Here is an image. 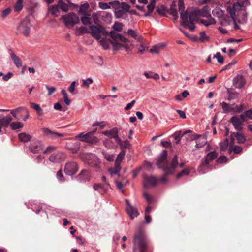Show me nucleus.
<instances>
[{
    "instance_id": "obj_1",
    "label": "nucleus",
    "mask_w": 252,
    "mask_h": 252,
    "mask_svg": "<svg viewBox=\"0 0 252 252\" xmlns=\"http://www.w3.org/2000/svg\"><path fill=\"white\" fill-rule=\"evenodd\" d=\"M199 16L207 18L212 17L207 6H205L201 9L195 8L191 10H188L185 12L180 13L181 24L184 27L193 31L195 29L194 24L198 21Z\"/></svg>"
},
{
    "instance_id": "obj_2",
    "label": "nucleus",
    "mask_w": 252,
    "mask_h": 252,
    "mask_svg": "<svg viewBox=\"0 0 252 252\" xmlns=\"http://www.w3.org/2000/svg\"><path fill=\"white\" fill-rule=\"evenodd\" d=\"M89 30V34L98 41L104 49H109L111 40L107 38L109 33L103 26L101 25H90Z\"/></svg>"
},
{
    "instance_id": "obj_3",
    "label": "nucleus",
    "mask_w": 252,
    "mask_h": 252,
    "mask_svg": "<svg viewBox=\"0 0 252 252\" xmlns=\"http://www.w3.org/2000/svg\"><path fill=\"white\" fill-rule=\"evenodd\" d=\"M167 151L163 150L158 158L157 164L159 168L163 170L166 175L172 174L178 165V157L177 155L174 156L170 165L167 164Z\"/></svg>"
},
{
    "instance_id": "obj_4",
    "label": "nucleus",
    "mask_w": 252,
    "mask_h": 252,
    "mask_svg": "<svg viewBox=\"0 0 252 252\" xmlns=\"http://www.w3.org/2000/svg\"><path fill=\"white\" fill-rule=\"evenodd\" d=\"M133 245V252H136L137 249L139 250V252H146L148 241L142 230H139L134 234Z\"/></svg>"
},
{
    "instance_id": "obj_5",
    "label": "nucleus",
    "mask_w": 252,
    "mask_h": 252,
    "mask_svg": "<svg viewBox=\"0 0 252 252\" xmlns=\"http://www.w3.org/2000/svg\"><path fill=\"white\" fill-rule=\"evenodd\" d=\"M110 34L112 38L111 44L113 45L114 50H119L121 49L122 48H124L128 52L130 51L128 45L123 44L119 42V41L126 42L128 41L126 38L115 32H111Z\"/></svg>"
},
{
    "instance_id": "obj_6",
    "label": "nucleus",
    "mask_w": 252,
    "mask_h": 252,
    "mask_svg": "<svg viewBox=\"0 0 252 252\" xmlns=\"http://www.w3.org/2000/svg\"><path fill=\"white\" fill-rule=\"evenodd\" d=\"M110 4H113L114 14L117 18H121L126 14L130 7L129 4L124 2L121 3L118 1H114L110 2Z\"/></svg>"
},
{
    "instance_id": "obj_7",
    "label": "nucleus",
    "mask_w": 252,
    "mask_h": 252,
    "mask_svg": "<svg viewBox=\"0 0 252 252\" xmlns=\"http://www.w3.org/2000/svg\"><path fill=\"white\" fill-rule=\"evenodd\" d=\"M249 4V0L235 2L233 4L232 6H227L226 10L232 18L234 20L235 17L239 15V12L247 5Z\"/></svg>"
},
{
    "instance_id": "obj_8",
    "label": "nucleus",
    "mask_w": 252,
    "mask_h": 252,
    "mask_svg": "<svg viewBox=\"0 0 252 252\" xmlns=\"http://www.w3.org/2000/svg\"><path fill=\"white\" fill-rule=\"evenodd\" d=\"M61 19L65 26L68 28L72 27L75 24L79 22V18L74 13H69L63 15L62 16Z\"/></svg>"
},
{
    "instance_id": "obj_9",
    "label": "nucleus",
    "mask_w": 252,
    "mask_h": 252,
    "mask_svg": "<svg viewBox=\"0 0 252 252\" xmlns=\"http://www.w3.org/2000/svg\"><path fill=\"white\" fill-rule=\"evenodd\" d=\"M80 158L86 164L90 166H94L96 165L98 162V158L97 157L92 153H83L80 154Z\"/></svg>"
},
{
    "instance_id": "obj_10",
    "label": "nucleus",
    "mask_w": 252,
    "mask_h": 252,
    "mask_svg": "<svg viewBox=\"0 0 252 252\" xmlns=\"http://www.w3.org/2000/svg\"><path fill=\"white\" fill-rule=\"evenodd\" d=\"M31 23L28 18L26 17L23 19L18 26V30L25 36H28L30 32Z\"/></svg>"
},
{
    "instance_id": "obj_11",
    "label": "nucleus",
    "mask_w": 252,
    "mask_h": 252,
    "mask_svg": "<svg viewBox=\"0 0 252 252\" xmlns=\"http://www.w3.org/2000/svg\"><path fill=\"white\" fill-rule=\"evenodd\" d=\"M80 141L93 145L97 143L99 139L97 137L92 135L91 133H80Z\"/></svg>"
},
{
    "instance_id": "obj_12",
    "label": "nucleus",
    "mask_w": 252,
    "mask_h": 252,
    "mask_svg": "<svg viewBox=\"0 0 252 252\" xmlns=\"http://www.w3.org/2000/svg\"><path fill=\"white\" fill-rule=\"evenodd\" d=\"M143 179V184L146 188L154 187L158 183V179L153 175L148 176L144 174Z\"/></svg>"
},
{
    "instance_id": "obj_13",
    "label": "nucleus",
    "mask_w": 252,
    "mask_h": 252,
    "mask_svg": "<svg viewBox=\"0 0 252 252\" xmlns=\"http://www.w3.org/2000/svg\"><path fill=\"white\" fill-rule=\"evenodd\" d=\"M217 157V153L215 151H212L209 152L206 158H205L204 161L202 162V164L200 165L198 170L200 172L202 173H204L205 172L203 170V168L207 166L211 161L215 159Z\"/></svg>"
},
{
    "instance_id": "obj_14",
    "label": "nucleus",
    "mask_w": 252,
    "mask_h": 252,
    "mask_svg": "<svg viewBox=\"0 0 252 252\" xmlns=\"http://www.w3.org/2000/svg\"><path fill=\"white\" fill-rule=\"evenodd\" d=\"M43 148V144L41 141L34 139L32 141L30 145L29 149L30 151L34 153H37L42 150Z\"/></svg>"
},
{
    "instance_id": "obj_15",
    "label": "nucleus",
    "mask_w": 252,
    "mask_h": 252,
    "mask_svg": "<svg viewBox=\"0 0 252 252\" xmlns=\"http://www.w3.org/2000/svg\"><path fill=\"white\" fill-rule=\"evenodd\" d=\"M118 129L117 127H114L109 130L103 131L102 134L108 137L110 139L114 138L116 142H121V139L118 136Z\"/></svg>"
},
{
    "instance_id": "obj_16",
    "label": "nucleus",
    "mask_w": 252,
    "mask_h": 252,
    "mask_svg": "<svg viewBox=\"0 0 252 252\" xmlns=\"http://www.w3.org/2000/svg\"><path fill=\"white\" fill-rule=\"evenodd\" d=\"M127 206L126 208V213L130 216V219L133 220L135 217H137L139 215V212L135 207L132 206L127 199H125Z\"/></svg>"
},
{
    "instance_id": "obj_17",
    "label": "nucleus",
    "mask_w": 252,
    "mask_h": 252,
    "mask_svg": "<svg viewBox=\"0 0 252 252\" xmlns=\"http://www.w3.org/2000/svg\"><path fill=\"white\" fill-rule=\"evenodd\" d=\"M66 158V155L62 152H58L51 154L49 157V160L52 162L63 161Z\"/></svg>"
},
{
    "instance_id": "obj_18",
    "label": "nucleus",
    "mask_w": 252,
    "mask_h": 252,
    "mask_svg": "<svg viewBox=\"0 0 252 252\" xmlns=\"http://www.w3.org/2000/svg\"><path fill=\"white\" fill-rule=\"evenodd\" d=\"M109 16H110V15L105 12H95L93 13L91 18H92L93 22L95 24L99 25H100V24L101 22V19H103V18L108 17Z\"/></svg>"
},
{
    "instance_id": "obj_19",
    "label": "nucleus",
    "mask_w": 252,
    "mask_h": 252,
    "mask_svg": "<svg viewBox=\"0 0 252 252\" xmlns=\"http://www.w3.org/2000/svg\"><path fill=\"white\" fill-rule=\"evenodd\" d=\"M78 169V165L76 163L68 162L66 164L64 171L66 175L72 176L76 173Z\"/></svg>"
},
{
    "instance_id": "obj_20",
    "label": "nucleus",
    "mask_w": 252,
    "mask_h": 252,
    "mask_svg": "<svg viewBox=\"0 0 252 252\" xmlns=\"http://www.w3.org/2000/svg\"><path fill=\"white\" fill-rule=\"evenodd\" d=\"M229 122L233 125L234 128L237 131H241L243 129L242 120L238 116H234L232 117Z\"/></svg>"
},
{
    "instance_id": "obj_21",
    "label": "nucleus",
    "mask_w": 252,
    "mask_h": 252,
    "mask_svg": "<svg viewBox=\"0 0 252 252\" xmlns=\"http://www.w3.org/2000/svg\"><path fill=\"white\" fill-rule=\"evenodd\" d=\"M191 140H197L195 147L197 148L203 147L206 143V139L204 137H201L200 135L194 134L191 135Z\"/></svg>"
},
{
    "instance_id": "obj_22",
    "label": "nucleus",
    "mask_w": 252,
    "mask_h": 252,
    "mask_svg": "<svg viewBox=\"0 0 252 252\" xmlns=\"http://www.w3.org/2000/svg\"><path fill=\"white\" fill-rule=\"evenodd\" d=\"M246 80L242 75H237L233 79V84L237 88H242L245 84Z\"/></svg>"
},
{
    "instance_id": "obj_23",
    "label": "nucleus",
    "mask_w": 252,
    "mask_h": 252,
    "mask_svg": "<svg viewBox=\"0 0 252 252\" xmlns=\"http://www.w3.org/2000/svg\"><path fill=\"white\" fill-rule=\"evenodd\" d=\"M12 120V117L10 115L0 119V133L2 132L3 127L7 128L10 125V123Z\"/></svg>"
},
{
    "instance_id": "obj_24",
    "label": "nucleus",
    "mask_w": 252,
    "mask_h": 252,
    "mask_svg": "<svg viewBox=\"0 0 252 252\" xmlns=\"http://www.w3.org/2000/svg\"><path fill=\"white\" fill-rule=\"evenodd\" d=\"M191 130H180L177 131L174 133V134L173 135V137L174 138V139L175 140V143L178 144L180 142L181 138L185 134L191 133Z\"/></svg>"
},
{
    "instance_id": "obj_25",
    "label": "nucleus",
    "mask_w": 252,
    "mask_h": 252,
    "mask_svg": "<svg viewBox=\"0 0 252 252\" xmlns=\"http://www.w3.org/2000/svg\"><path fill=\"white\" fill-rule=\"evenodd\" d=\"M43 131L45 134L52 139H56L58 137H63L64 136L63 134L53 132L47 128H44Z\"/></svg>"
},
{
    "instance_id": "obj_26",
    "label": "nucleus",
    "mask_w": 252,
    "mask_h": 252,
    "mask_svg": "<svg viewBox=\"0 0 252 252\" xmlns=\"http://www.w3.org/2000/svg\"><path fill=\"white\" fill-rule=\"evenodd\" d=\"M231 139L234 140L235 137L238 144H243L246 141L245 136L242 133L239 132L233 133L231 135Z\"/></svg>"
},
{
    "instance_id": "obj_27",
    "label": "nucleus",
    "mask_w": 252,
    "mask_h": 252,
    "mask_svg": "<svg viewBox=\"0 0 252 252\" xmlns=\"http://www.w3.org/2000/svg\"><path fill=\"white\" fill-rule=\"evenodd\" d=\"M82 16L81 17V21L84 25H93L92 24V18L91 13H86L82 14Z\"/></svg>"
},
{
    "instance_id": "obj_28",
    "label": "nucleus",
    "mask_w": 252,
    "mask_h": 252,
    "mask_svg": "<svg viewBox=\"0 0 252 252\" xmlns=\"http://www.w3.org/2000/svg\"><path fill=\"white\" fill-rule=\"evenodd\" d=\"M65 148L70 150L72 153H75L79 150V144L78 142L69 143L65 146Z\"/></svg>"
},
{
    "instance_id": "obj_29",
    "label": "nucleus",
    "mask_w": 252,
    "mask_h": 252,
    "mask_svg": "<svg viewBox=\"0 0 252 252\" xmlns=\"http://www.w3.org/2000/svg\"><path fill=\"white\" fill-rule=\"evenodd\" d=\"M223 109V112L224 113H228L229 112H233V104H229L225 102L220 103Z\"/></svg>"
},
{
    "instance_id": "obj_30",
    "label": "nucleus",
    "mask_w": 252,
    "mask_h": 252,
    "mask_svg": "<svg viewBox=\"0 0 252 252\" xmlns=\"http://www.w3.org/2000/svg\"><path fill=\"white\" fill-rule=\"evenodd\" d=\"M90 173L87 170H83L80 173V181H88L90 179Z\"/></svg>"
},
{
    "instance_id": "obj_31",
    "label": "nucleus",
    "mask_w": 252,
    "mask_h": 252,
    "mask_svg": "<svg viewBox=\"0 0 252 252\" xmlns=\"http://www.w3.org/2000/svg\"><path fill=\"white\" fill-rule=\"evenodd\" d=\"M18 138L20 141L27 143L31 140L32 136L25 132H22L18 134Z\"/></svg>"
},
{
    "instance_id": "obj_32",
    "label": "nucleus",
    "mask_w": 252,
    "mask_h": 252,
    "mask_svg": "<svg viewBox=\"0 0 252 252\" xmlns=\"http://www.w3.org/2000/svg\"><path fill=\"white\" fill-rule=\"evenodd\" d=\"M121 170V166L119 165L118 164H116L115 163L114 167L113 168H110L108 169V172L110 174L111 176H113L115 175H118L119 176V172Z\"/></svg>"
},
{
    "instance_id": "obj_33",
    "label": "nucleus",
    "mask_w": 252,
    "mask_h": 252,
    "mask_svg": "<svg viewBox=\"0 0 252 252\" xmlns=\"http://www.w3.org/2000/svg\"><path fill=\"white\" fill-rule=\"evenodd\" d=\"M10 126L12 129L17 130L22 128L23 127V124L19 122H14L10 124Z\"/></svg>"
},
{
    "instance_id": "obj_34",
    "label": "nucleus",
    "mask_w": 252,
    "mask_h": 252,
    "mask_svg": "<svg viewBox=\"0 0 252 252\" xmlns=\"http://www.w3.org/2000/svg\"><path fill=\"white\" fill-rule=\"evenodd\" d=\"M200 22L203 24L205 26H208L210 25L215 24L216 23L215 20L212 18L210 17L208 19L205 20V19H202L200 21Z\"/></svg>"
},
{
    "instance_id": "obj_35",
    "label": "nucleus",
    "mask_w": 252,
    "mask_h": 252,
    "mask_svg": "<svg viewBox=\"0 0 252 252\" xmlns=\"http://www.w3.org/2000/svg\"><path fill=\"white\" fill-rule=\"evenodd\" d=\"M244 105L241 104L240 105H238L235 103L233 104V113H240L242 112L244 110Z\"/></svg>"
},
{
    "instance_id": "obj_36",
    "label": "nucleus",
    "mask_w": 252,
    "mask_h": 252,
    "mask_svg": "<svg viewBox=\"0 0 252 252\" xmlns=\"http://www.w3.org/2000/svg\"><path fill=\"white\" fill-rule=\"evenodd\" d=\"M11 59L12 60L14 64L17 67H20L22 66V61L20 58L18 57L16 55L12 57Z\"/></svg>"
},
{
    "instance_id": "obj_37",
    "label": "nucleus",
    "mask_w": 252,
    "mask_h": 252,
    "mask_svg": "<svg viewBox=\"0 0 252 252\" xmlns=\"http://www.w3.org/2000/svg\"><path fill=\"white\" fill-rule=\"evenodd\" d=\"M89 8V4L88 2H86L80 5V14L88 13L87 12V10Z\"/></svg>"
},
{
    "instance_id": "obj_38",
    "label": "nucleus",
    "mask_w": 252,
    "mask_h": 252,
    "mask_svg": "<svg viewBox=\"0 0 252 252\" xmlns=\"http://www.w3.org/2000/svg\"><path fill=\"white\" fill-rule=\"evenodd\" d=\"M58 5L64 12H66L68 10V5L64 3L63 0H59Z\"/></svg>"
},
{
    "instance_id": "obj_39",
    "label": "nucleus",
    "mask_w": 252,
    "mask_h": 252,
    "mask_svg": "<svg viewBox=\"0 0 252 252\" xmlns=\"http://www.w3.org/2000/svg\"><path fill=\"white\" fill-rule=\"evenodd\" d=\"M125 153L124 151L121 152L117 156L116 160L115 162L116 164H118L121 166V163L124 158Z\"/></svg>"
},
{
    "instance_id": "obj_40",
    "label": "nucleus",
    "mask_w": 252,
    "mask_h": 252,
    "mask_svg": "<svg viewBox=\"0 0 252 252\" xmlns=\"http://www.w3.org/2000/svg\"><path fill=\"white\" fill-rule=\"evenodd\" d=\"M50 12L54 16L57 17L60 14V11L57 5H53L50 9Z\"/></svg>"
},
{
    "instance_id": "obj_41",
    "label": "nucleus",
    "mask_w": 252,
    "mask_h": 252,
    "mask_svg": "<svg viewBox=\"0 0 252 252\" xmlns=\"http://www.w3.org/2000/svg\"><path fill=\"white\" fill-rule=\"evenodd\" d=\"M23 0H18L16 2L15 6H14V11H17V12H18V11H21L22 8H23V4H22V3H23Z\"/></svg>"
},
{
    "instance_id": "obj_42",
    "label": "nucleus",
    "mask_w": 252,
    "mask_h": 252,
    "mask_svg": "<svg viewBox=\"0 0 252 252\" xmlns=\"http://www.w3.org/2000/svg\"><path fill=\"white\" fill-rule=\"evenodd\" d=\"M190 173V170L188 168H186L184 170H183L181 172L179 173L176 176V178L177 179H179L183 176H187Z\"/></svg>"
},
{
    "instance_id": "obj_43",
    "label": "nucleus",
    "mask_w": 252,
    "mask_h": 252,
    "mask_svg": "<svg viewBox=\"0 0 252 252\" xmlns=\"http://www.w3.org/2000/svg\"><path fill=\"white\" fill-rule=\"evenodd\" d=\"M239 94L236 91L229 92V95L227 99L229 101L235 99L238 97Z\"/></svg>"
},
{
    "instance_id": "obj_44",
    "label": "nucleus",
    "mask_w": 252,
    "mask_h": 252,
    "mask_svg": "<svg viewBox=\"0 0 252 252\" xmlns=\"http://www.w3.org/2000/svg\"><path fill=\"white\" fill-rule=\"evenodd\" d=\"M209 37L206 34L205 32L202 31L200 32L199 41L200 42H204L205 41L209 40Z\"/></svg>"
},
{
    "instance_id": "obj_45",
    "label": "nucleus",
    "mask_w": 252,
    "mask_h": 252,
    "mask_svg": "<svg viewBox=\"0 0 252 252\" xmlns=\"http://www.w3.org/2000/svg\"><path fill=\"white\" fill-rule=\"evenodd\" d=\"M217 59V61L219 63L223 64L224 63L223 57L221 55L220 52H217V53L213 57Z\"/></svg>"
},
{
    "instance_id": "obj_46",
    "label": "nucleus",
    "mask_w": 252,
    "mask_h": 252,
    "mask_svg": "<svg viewBox=\"0 0 252 252\" xmlns=\"http://www.w3.org/2000/svg\"><path fill=\"white\" fill-rule=\"evenodd\" d=\"M30 106L31 108L36 110L38 113L41 112L42 109L39 104L34 102H31Z\"/></svg>"
},
{
    "instance_id": "obj_47",
    "label": "nucleus",
    "mask_w": 252,
    "mask_h": 252,
    "mask_svg": "<svg viewBox=\"0 0 252 252\" xmlns=\"http://www.w3.org/2000/svg\"><path fill=\"white\" fill-rule=\"evenodd\" d=\"M220 149L221 151L225 150L228 145V140L227 139H226L224 141L221 142L220 143Z\"/></svg>"
},
{
    "instance_id": "obj_48",
    "label": "nucleus",
    "mask_w": 252,
    "mask_h": 252,
    "mask_svg": "<svg viewBox=\"0 0 252 252\" xmlns=\"http://www.w3.org/2000/svg\"><path fill=\"white\" fill-rule=\"evenodd\" d=\"M110 5H112V4H110V2L108 4L107 3H104V2H99L98 3V5H99V7L102 9H103V10H105V9H109L110 8Z\"/></svg>"
},
{
    "instance_id": "obj_49",
    "label": "nucleus",
    "mask_w": 252,
    "mask_h": 252,
    "mask_svg": "<svg viewBox=\"0 0 252 252\" xmlns=\"http://www.w3.org/2000/svg\"><path fill=\"white\" fill-rule=\"evenodd\" d=\"M83 84L82 86H85L87 88H89L90 84L93 82V79L91 78H87V79L82 80Z\"/></svg>"
},
{
    "instance_id": "obj_50",
    "label": "nucleus",
    "mask_w": 252,
    "mask_h": 252,
    "mask_svg": "<svg viewBox=\"0 0 252 252\" xmlns=\"http://www.w3.org/2000/svg\"><path fill=\"white\" fill-rule=\"evenodd\" d=\"M127 34L135 39H138V35L136 32L132 29H129L127 31Z\"/></svg>"
},
{
    "instance_id": "obj_51",
    "label": "nucleus",
    "mask_w": 252,
    "mask_h": 252,
    "mask_svg": "<svg viewBox=\"0 0 252 252\" xmlns=\"http://www.w3.org/2000/svg\"><path fill=\"white\" fill-rule=\"evenodd\" d=\"M104 158L108 161H112L113 160V156L109 154L104 151L102 152Z\"/></svg>"
},
{
    "instance_id": "obj_52",
    "label": "nucleus",
    "mask_w": 252,
    "mask_h": 252,
    "mask_svg": "<svg viewBox=\"0 0 252 252\" xmlns=\"http://www.w3.org/2000/svg\"><path fill=\"white\" fill-rule=\"evenodd\" d=\"M46 88L48 90V95L50 96L55 92L56 88L54 87H50L47 85H45Z\"/></svg>"
},
{
    "instance_id": "obj_53",
    "label": "nucleus",
    "mask_w": 252,
    "mask_h": 252,
    "mask_svg": "<svg viewBox=\"0 0 252 252\" xmlns=\"http://www.w3.org/2000/svg\"><path fill=\"white\" fill-rule=\"evenodd\" d=\"M123 26L122 23L115 22L113 25V29L116 31L120 32L121 31Z\"/></svg>"
},
{
    "instance_id": "obj_54",
    "label": "nucleus",
    "mask_w": 252,
    "mask_h": 252,
    "mask_svg": "<svg viewBox=\"0 0 252 252\" xmlns=\"http://www.w3.org/2000/svg\"><path fill=\"white\" fill-rule=\"evenodd\" d=\"M56 177L58 179V180L60 182H63L64 181V178L62 173V170H60L58 171L56 174Z\"/></svg>"
},
{
    "instance_id": "obj_55",
    "label": "nucleus",
    "mask_w": 252,
    "mask_h": 252,
    "mask_svg": "<svg viewBox=\"0 0 252 252\" xmlns=\"http://www.w3.org/2000/svg\"><path fill=\"white\" fill-rule=\"evenodd\" d=\"M227 161V158L225 156H220L217 159V162L218 163H225Z\"/></svg>"
},
{
    "instance_id": "obj_56",
    "label": "nucleus",
    "mask_w": 252,
    "mask_h": 252,
    "mask_svg": "<svg viewBox=\"0 0 252 252\" xmlns=\"http://www.w3.org/2000/svg\"><path fill=\"white\" fill-rule=\"evenodd\" d=\"M104 146L108 148H111L113 146V143L109 139H106L103 141Z\"/></svg>"
},
{
    "instance_id": "obj_57",
    "label": "nucleus",
    "mask_w": 252,
    "mask_h": 252,
    "mask_svg": "<svg viewBox=\"0 0 252 252\" xmlns=\"http://www.w3.org/2000/svg\"><path fill=\"white\" fill-rule=\"evenodd\" d=\"M155 7V0L151 1L150 3L147 5L148 11L149 12H152Z\"/></svg>"
},
{
    "instance_id": "obj_58",
    "label": "nucleus",
    "mask_w": 252,
    "mask_h": 252,
    "mask_svg": "<svg viewBox=\"0 0 252 252\" xmlns=\"http://www.w3.org/2000/svg\"><path fill=\"white\" fill-rule=\"evenodd\" d=\"M117 143L120 146V147L121 148H126L128 147V146L129 145V142L127 140H126L124 141L123 142L122 141V140H121L120 143H119V142H117Z\"/></svg>"
},
{
    "instance_id": "obj_59",
    "label": "nucleus",
    "mask_w": 252,
    "mask_h": 252,
    "mask_svg": "<svg viewBox=\"0 0 252 252\" xmlns=\"http://www.w3.org/2000/svg\"><path fill=\"white\" fill-rule=\"evenodd\" d=\"M11 9L9 7L3 10L1 12V17L3 18H5L10 14V13L11 12Z\"/></svg>"
},
{
    "instance_id": "obj_60",
    "label": "nucleus",
    "mask_w": 252,
    "mask_h": 252,
    "mask_svg": "<svg viewBox=\"0 0 252 252\" xmlns=\"http://www.w3.org/2000/svg\"><path fill=\"white\" fill-rule=\"evenodd\" d=\"M222 11L219 8H215L212 11V14L214 16L217 17H220L221 16Z\"/></svg>"
},
{
    "instance_id": "obj_61",
    "label": "nucleus",
    "mask_w": 252,
    "mask_h": 252,
    "mask_svg": "<svg viewBox=\"0 0 252 252\" xmlns=\"http://www.w3.org/2000/svg\"><path fill=\"white\" fill-rule=\"evenodd\" d=\"M178 8L179 11H181V12H185V11H184V9L185 8L184 7V4L183 0H179L178 1ZM187 11H186V12Z\"/></svg>"
},
{
    "instance_id": "obj_62",
    "label": "nucleus",
    "mask_w": 252,
    "mask_h": 252,
    "mask_svg": "<svg viewBox=\"0 0 252 252\" xmlns=\"http://www.w3.org/2000/svg\"><path fill=\"white\" fill-rule=\"evenodd\" d=\"M143 195H144L145 199L148 202L151 203L153 201V197L151 196V195H150L147 192H144L143 193Z\"/></svg>"
},
{
    "instance_id": "obj_63",
    "label": "nucleus",
    "mask_w": 252,
    "mask_h": 252,
    "mask_svg": "<svg viewBox=\"0 0 252 252\" xmlns=\"http://www.w3.org/2000/svg\"><path fill=\"white\" fill-rule=\"evenodd\" d=\"M160 48L158 45L154 46L151 49H150V51L153 53L158 54L159 52Z\"/></svg>"
},
{
    "instance_id": "obj_64",
    "label": "nucleus",
    "mask_w": 252,
    "mask_h": 252,
    "mask_svg": "<svg viewBox=\"0 0 252 252\" xmlns=\"http://www.w3.org/2000/svg\"><path fill=\"white\" fill-rule=\"evenodd\" d=\"M13 76V74L12 72H8L6 75H4L2 79L4 81H7L9 80L12 76Z\"/></svg>"
}]
</instances>
